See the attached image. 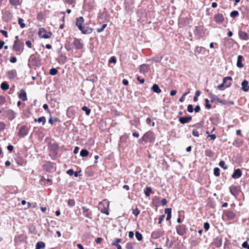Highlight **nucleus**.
Here are the masks:
<instances>
[{
  "instance_id": "nucleus-17",
  "label": "nucleus",
  "mask_w": 249,
  "mask_h": 249,
  "mask_svg": "<svg viewBox=\"0 0 249 249\" xmlns=\"http://www.w3.org/2000/svg\"><path fill=\"white\" fill-rule=\"evenodd\" d=\"M46 171H50L54 169V164L51 162H48L43 165Z\"/></svg>"
},
{
  "instance_id": "nucleus-34",
  "label": "nucleus",
  "mask_w": 249,
  "mask_h": 249,
  "mask_svg": "<svg viewBox=\"0 0 249 249\" xmlns=\"http://www.w3.org/2000/svg\"><path fill=\"white\" fill-rule=\"evenodd\" d=\"M152 192V189L150 187H147L144 190V194L146 196H149Z\"/></svg>"
},
{
  "instance_id": "nucleus-9",
  "label": "nucleus",
  "mask_w": 249,
  "mask_h": 249,
  "mask_svg": "<svg viewBox=\"0 0 249 249\" xmlns=\"http://www.w3.org/2000/svg\"><path fill=\"white\" fill-rule=\"evenodd\" d=\"M6 117L10 121L14 120L16 116L17 113L12 109H7L5 111Z\"/></svg>"
},
{
  "instance_id": "nucleus-56",
  "label": "nucleus",
  "mask_w": 249,
  "mask_h": 249,
  "mask_svg": "<svg viewBox=\"0 0 249 249\" xmlns=\"http://www.w3.org/2000/svg\"><path fill=\"white\" fill-rule=\"evenodd\" d=\"M242 246L243 248L249 249V244L247 241H245L242 243Z\"/></svg>"
},
{
  "instance_id": "nucleus-5",
  "label": "nucleus",
  "mask_w": 249,
  "mask_h": 249,
  "mask_svg": "<svg viewBox=\"0 0 249 249\" xmlns=\"http://www.w3.org/2000/svg\"><path fill=\"white\" fill-rule=\"evenodd\" d=\"M187 230V228L184 225H180L176 227L177 232L180 236L184 235L186 233Z\"/></svg>"
},
{
  "instance_id": "nucleus-36",
  "label": "nucleus",
  "mask_w": 249,
  "mask_h": 249,
  "mask_svg": "<svg viewBox=\"0 0 249 249\" xmlns=\"http://www.w3.org/2000/svg\"><path fill=\"white\" fill-rule=\"evenodd\" d=\"M121 241V239L120 238H115L113 242L112 243V245L116 246L120 245L119 243Z\"/></svg>"
},
{
  "instance_id": "nucleus-16",
  "label": "nucleus",
  "mask_w": 249,
  "mask_h": 249,
  "mask_svg": "<svg viewBox=\"0 0 249 249\" xmlns=\"http://www.w3.org/2000/svg\"><path fill=\"white\" fill-rule=\"evenodd\" d=\"M192 119V117L191 116L182 117L179 118V122L181 124H185L191 121Z\"/></svg>"
},
{
  "instance_id": "nucleus-13",
  "label": "nucleus",
  "mask_w": 249,
  "mask_h": 249,
  "mask_svg": "<svg viewBox=\"0 0 249 249\" xmlns=\"http://www.w3.org/2000/svg\"><path fill=\"white\" fill-rule=\"evenodd\" d=\"M214 21L218 24L222 23L224 20V18L222 14H217L214 16Z\"/></svg>"
},
{
  "instance_id": "nucleus-24",
  "label": "nucleus",
  "mask_w": 249,
  "mask_h": 249,
  "mask_svg": "<svg viewBox=\"0 0 249 249\" xmlns=\"http://www.w3.org/2000/svg\"><path fill=\"white\" fill-rule=\"evenodd\" d=\"M165 213L167 214V217L166 219L167 221L169 220L172 216V209L171 208H166L165 209Z\"/></svg>"
},
{
  "instance_id": "nucleus-35",
  "label": "nucleus",
  "mask_w": 249,
  "mask_h": 249,
  "mask_svg": "<svg viewBox=\"0 0 249 249\" xmlns=\"http://www.w3.org/2000/svg\"><path fill=\"white\" fill-rule=\"evenodd\" d=\"M242 172H233L232 178H238L242 176Z\"/></svg>"
},
{
  "instance_id": "nucleus-37",
  "label": "nucleus",
  "mask_w": 249,
  "mask_h": 249,
  "mask_svg": "<svg viewBox=\"0 0 249 249\" xmlns=\"http://www.w3.org/2000/svg\"><path fill=\"white\" fill-rule=\"evenodd\" d=\"M18 23L21 28H24L26 26L25 24L24 23V20L21 18H18Z\"/></svg>"
},
{
  "instance_id": "nucleus-4",
  "label": "nucleus",
  "mask_w": 249,
  "mask_h": 249,
  "mask_svg": "<svg viewBox=\"0 0 249 249\" xmlns=\"http://www.w3.org/2000/svg\"><path fill=\"white\" fill-rule=\"evenodd\" d=\"M58 146L56 144H52L50 146L49 155L52 159H54L57 154Z\"/></svg>"
},
{
  "instance_id": "nucleus-48",
  "label": "nucleus",
  "mask_w": 249,
  "mask_h": 249,
  "mask_svg": "<svg viewBox=\"0 0 249 249\" xmlns=\"http://www.w3.org/2000/svg\"><path fill=\"white\" fill-rule=\"evenodd\" d=\"M107 24H103L100 28L97 29V32L98 33H101V32H103L104 31V30L105 29V28L107 27Z\"/></svg>"
},
{
  "instance_id": "nucleus-39",
  "label": "nucleus",
  "mask_w": 249,
  "mask_h": 249,
  "mask_svg": "<svg viewBox=\"0 0 249 249\" xmlns=\"http://www.w3.org/2000/svg\"><path fill=\"white\" fill-rule=\"evenodd\" d=\"M81 172H67L70 176H74L75 177H80L81 175Z\"/></svg>"
},
{
  "instance_id": "nucleus-25",
  "label": "nucleus",
  "mask_w": 249,
  "mask_h": 249,
  "mask_svg": "<svg viewBox=\"0 0 249 249\" xmlns=\"http://www.w3.org/2000/svg\"><path fill=\"white\" fill-rule=\"evenodd\" d=\"M209 97L211 99L212 102H217L219 100L218 97L212 93H209L208 94Z\"/></svg>"
},
{
  "instance_id": "nucleus-1",
  "label": "nucleus",
  "mask_w": 249,
  "mask_h": 249,
  "mask_svg": "<svg viewBox=\"0 0 249 249\" xmlns=\"http://www.w3.org/2000/svg\"><path fill=\"white\" fill-rule=\"evenodd\" d=\"M84 23V19L82 17H80L76 19V25L79 30L84 34H89L92 33V28L89 27H84L83 25Z\"/></svg>"
},
{
  "instance_id": "nucleus-6",
  "label": "nucleus",
  "mask_w": 249,
  "mask_h": 249,
  "mask_svg": "<svg viewBox=\"0 0 249 249\" xmlns=\"http://www.w3.org/2000/svg\"><path fill=\"white\" fill-rule=\"evenodd\" d=\"M72 45L74 49L81 50L83 48V44L81 39L74 38L72 41Z\"/></svg>"
},
{
  "instance_id": "nucleus-22",
  "label": "nucleus",
  "mask_w": 249,
  "mask_h": 249,
  "mask_svg": "<svg viewBox=\"0 0 249 249\" xmlns=\"http://www.w3.org/2000/svg\"><path fill=\"white\" fill-rule=\"evenodd\" d=\"M151 90H152L154 92H155L156 93H160L161 92V90L160 89V88L159 86L156 84H154L152 87L151 88Z\"/></svg>"
},
{
  "instance_id": "nucleus-2",
  "label": "nucleus",
  "mask_w": 249,
  "mask_h": 249,
  "mask_svg": "<svg viewBox=\"0 0 249 249\" xmlns=\"http://www.w3.org/2000/svg\"><path fill=\"white\" fill-rule=\"evenodd\" d=\"M155 138L154 133L152 131H148L145 133L143 136L139 140V142L142 143V142H153Z\"/></svg>"
},
{
  "instance_id": "nucleus-47",
  "label": "nucleus",
  "mask_w": 249,
  "mask_h": 249,
  "mask_svg": "<svg viewBox=\"0 0 249 249\" xmlns=\"http://www.w3.org/2000/svg\"><path fill=\"white\" fill-rule=\"evenodd\" d=\"M68 204L70 207H73L75 205V201L73 199H70L68 200Z\"/></svg>"
},
{
  "instance_id": "nucleus-18",
  "label": "nucleus",
  "mask_w": 249,
  "mask_h": 249,
  "mask_svg": "<svg viewBox=\"0 0 249 249\" xmlns=\"http://www.w3.org/2000/svg\"><path fill=\"white\" fill-rule=\"evenodd\" d=\"M7 75L9 79H13L17 76V71L15 70L9 71L7 72Z\"/></svg>"
},
{
  "instance_id": "nucleus-42",
  "label": "nucleus",
  "mask_w": 249,
  "mask_h": 249,
  "mask_svg": "<svg viewBox=\"0 0 249 249\" xmlns=\"http://www.w3.org/2000/svg\"><path fill=\"white\" fill-rule=\"evenodd\" d=\"M219 165L224 170H226L227 168L225 162L223 160H221L219 163Z\"/></svg>"
},
{
  "instance_id": "nucleus-19",
  "label": "nucleus",
  "mask_w": 249,
  "mask_h": 249,
  "mask_svg": "<svg viewBox=\"0 0 249 249\" xmlns=\"http://www.w3.org/2000/svg\"><path fill=\"white\" fill-rule=\"evenodd\" d=\"M238 35L239 38L242 40H247L249 39L248 35L245 32L240 30L239 31Z\"/></svg>"
},
{
  "instance_id": "nucleus-60",
  "label": "nucleus",
  "mask_w": 249,
  "mask_h": 249,
  "mask_svg": "<svg viewBox=\"0 0 249 249\" xmlns=\"http://www.w3.org/2000/svg\"><path fill=\"white\" fill-rule=\"evenodd\" d=\"M204 228L206 231H208L210 229V224L208 222L204 223Z\"/></svg>"
},
{
  "instance_id": "nucleus-30",
  "label": "nucleus",
  "mask_w": 249,
  "mask_h": 249,
  "mask_svg": "<svg viewBox=\"0 0 249 249\" xmlns=\"http://www.w3.org/2000/svg\"><path fill=\"white\" fill-rule=\"evenodd\" d=\"M1 89L3 90H6L9 89V86L6 82H2L0 85Z\"/></svg>"
},
{
  "instance_id": "nucleus-57",
  "label": "nucleus",
  "mask_w": 249,
  "mask_h": 249,
  "mask_svg": "<svg viewBox=\"0 0 249 249\" xmlns=\"http://www.w3.org/2000/svg\"><path fill=\"white\" fill-rule=\"evenodd\" d=\"M5 103V99L4 97L0 96V106L3 105Z\"/></svg>"
},
{
  "instance_id": "nucleus-44",
  "label": "nucleus",
  "mask_w": 249,
  "mask_h": 249,
  "mask_svg": "<svg viewBox=\"0 0 249 249\" xmlns=\"http://www.w3.org/2000/svg\"><path fill=\"white\" fill-rule=\"evenodd\" d=\"M125 248L126 249H133V244L131 242H128L126 244Z\"/></svg>"
},
{
  "instance_id": "nucleus-46",
  "label": "nucleus",
  "mask_w": 249,
  "mask_h": 249,
  "mask_svg": "<svg viewBox=\"0 0 249 249\" xmlns=\"http://www.w3.org/2000/svg\"><path fill=\"white\" fill-rule=\"evenodd\" d=\"M146 123L148 125H150V124H151V125L152 126H155V123L154 122H152V121H151V119L150 118H147L146 119Z\"/></svg>"
},
{
  "instance_id": "nucleus-62",
  "label": "nucleus",
  "mask_w": 249,
  "mask_h": 249,
  "mask_svg": "<svg viewBox=\"0 0 249 249\" xmlns=\"http://www.w3.org/2000/svg\"><path fill=\"white\" fill-rule=\"evenodd\" d=\"M224 40H225L224 45L226 46H228L227 44L228 43H231L232 41L231 39H229V38H225Z\"/></svg>"
},
{
  "instance_id": "nucleus-29",
  "label": "nucleus",
  "mask_w": 249,
  "mask_h": 249,
  "mask_svg": "<svg viewBox=\"0 0 249 249\" xmlns=\"http://www.w3.org/2000/svg\"><path fill=\"white\" fill-rule=\"evenodd\" d=\"M46 120L44 116H42L38 119H34L35 122L42 123V124L44 125L46 123Z\"/></svg>"
},
{
  "instance_id": "nucleus-45",
  "label": "nucleus",
  "mask_w": 249,
  "mask_h": 249,
  "mask_svg": "<svg viewBox=\"0 0 249 249\" xmlns=\"http://www.w3.org/2000/svg\"><path fill=\"white\" fill-rule=\"evenodd\" d=\"M238 15V12L235 10L232 11L230 14V16L231 18H235L237 17Z\"/></svg>"
},
{
  "instance_id": "nucleus-12",
  "label": "nucleus",
  "mask_w": 249,
  "mask_h": 249,
  "mask_svg": "<svg viewBox=\"0 0 249 249\" xmlns=\"http://www.w3.org/2000/svg\"><path fill=\"white\" fill-rule=\"evenodd\" d=\"M225 216L229 220H233L235 217V213L231 210H227L224 212Z\"/></svg>"
},
{
  "instance_id": "nucleus-26",
  "label": "nucleus",
  "mask_w": 249,
  "mask_h": 249,
  "mask_svg": "<svg viewBox=\"0 0 249 249\" xmlns=\"http://www.w3.org/2000/svg\"><path fill=\"white\" fill-rule=\"evenodd\" d=\"M9 3L14 6H17L21 4V1L20 0H9Z\"/></svg>"
},
{
  "instance_id": "nucleus-53",
  "label": "nucleus",
  "mask_w": 249,
  "mask_h": 249,
  "mask_svg": "<svg viewBox=\"0 0 249 249\" xmlns=\"http://www.w3.org/2000/svg\"><path fill=\"white\" fill-rule=\"evenodd\" d=\"M225 86L223 82L222 84H221L220 85H219V86H218L217 87V89L220 90H223L225 89Z\"/></svg>"
},
{
  "instance_id": "nucleus-61",
  "label": "nucleus",
  "mask_w": 249,
  "mask_h": 249,
  "mask_svg": "<svg viewBox=\"0 0 249 249\" xmlns=\"http://www.w3.org/2000/svg\"><path fill=\"white\" fill-rule=\"evenodd\" d=\"M17 61V59L15 56H12L10 59V62L12 63H15Z\"/></svg>"
},
{
  "instance_id": "nucleus-31",
  "label": "nucleus",
  "mask_w": 249,
  "mask_h": 249,
  "mask_svg": "<svg viewBox=\"0 0 249 249\" xmlns=\"http://www.w3.org/2000/svg\"><path fill=\"white\" fill-rule=\"evenodd\" d=\"M65 48L68 51H72L74 49V47L72 45V42L71 43L70 42H68L65 44Z\"/></svg>"
},
{
  "instance_id": "nucleus-59",
  "label": "nucleus",
  "mask_w": 249,
  "mask_h": 249,
  "mask_svg": "<svg viewBox=\"0 0 249 249\" xmlns=\"http://www.w3.org/2000/svg\"><path fill=\"white\" fill-rule=\"evenodd\" d=\"M192 134L195 137H198L199 136L198 132L196 129L193 130Z\"/></svg>"
},
{
  "instance_id": "nucleus-21",
  "label": "nucleus",
  "mask_w": 249,
  "mask_h": 249,
  "mask_svg": "<svg viewBox=\"0 0 249 249\" xmlns=\"http://www.w3.org/2000/svg\"><path fill=\"white\" fill-rule=\"evenodd\" d=\"M242 89L243 91L247 92L249 89V86L248 85V82L247 80H244L242 84Z\"/></svg>"
},
{
  "instance_id": "nucleus-8",
  "label": "nucleus",
  "mask_w": 249,
  "mask_h": 249,
  "mask_svg": "<svg viewBox=\"0 0 249 249\" xmlns=\"http://www.w3.org/2000/svg\"><path fill=\"white\" fill-rule=\"evenodd\" d=\"M29 133V128L25 125L22 126L19 130L18 133V135L20 137L23 138L26 136Z\"/></svg>"
},
{
  "instance_id": "nucleus-3",
  "label": "nucleus",
  "mask_w": 249,
  "mask_h": 249,
  "mask_svg": "<svg viewBox=\"0 0 249 249\" xmlns=\"http://www.w3.org/2000/svg\"><path fill=\"white\" fill-rule=\"evenodd\" d=\"M24 43L19 40H16L13 45V50L16 52H21L23 50Z\"/></svg>"
},
{
  "instance_id": "nucleus-28",
  "label": "nucleus",
  "mask_w": 249,
  "mask_h": 249,
  "mask_svg": "<svg viewBox=\"0 0 249 249\" xmlns=\"http://www.w3.org/2000/svg\"><path fill=\"white\" fill-rule=\"evenodd\" d=\"M45 247V244L43 242H38L36 245L35 249H42Z\"/></svg>"
},
{
  "instance_id": "nucleus-33",
  "label": "nucleus",
  "mask_w": 249,
  "mask_h": 249,
  "mask_svg": "<svg viewBox=\"0 0 249 249\" xmlns=\"http://www.w3.org/2000/svg\"><path fill=\"white\" fill-rule=\"evenodd\" d=\"M135 236H136V238H137V239L139 241H141L142 239V234L139 231H137L135 232Z\"/></svg>"
},
{
  "instance_id": "nucleus-38",
  "label": "nucleus",
  "mask_w": 249,
  "mask_h": 249,
  "mask_svg": "<svg viewBox=\"0 0 249 249\" xmlns=\"http://www.w3.org/2000/svg\"><path fill=\"white\" fill-rule=\"evenodd\" d=\"M82 110L85 111L87 115H89L90 114L91 110L89 108H88V107L84 106L82 107Z\"/></svg>"
},
{
  "instance_id": "nucleus-51",
  "label": "nucleus",
  "mask_w": 249,
  "mask_h": 249,
  "mask_svg": "<svg viewBox=\"0 0 249 249\" xmlns=\"http://www.w3.org/2000/svg\"><path fill=\"white\" fill-rule=\"evenodd\" d=\"M205 154L208 157H212L213 156V153L211 150H206L205 151Z\"/></svg>"
},
{
  "instance_id": "nucleus-10",
  "label": "nucleus",
  "mask_w": 249,
  "mask_h": 249,
  "mask_svg": "<svg viewBox=\"0 0 249 249\" xmlns=\"http://www.w3.org/2000/svg\"><path fill=\"white\" fill-rule=\"evenodd\" d=\"M229 189L231 194L234 196H236L240 191V187L235 185L231 186Z\"/></svg>"
},
{
  "instance_id": "nucleus-7",
  "label": "nucleus",
  "mask_w": 249,
  "mask_h": 249,
  "mask_svg": "<svg viewBox=\"0 0 249 249\" xmlns=\"http://www.w3.org/2000/svg\"><path fill=\"white\" fill-rule=\"evenodd\" d=\"M38 35L40 38H49L51 37L52 33L51 32H46L44 28H40Z\"/></svg>"
},
{
  "instance_id": "nucleus-14",
  "label": "nucleus",
  "mask_w": 249,
  "mask_h": 249,
  "mask_svg": "<svg viewBox=\"0 0 249 249\" xmlns=\"http://www.w3.org/2000/svg\"><path fill=\"white\" fill-rule=\"evenodd\" d=\"M162 234V231L161 230H159L153 231L152 233L151 236L153 239H157L161 237Z\"/></svg>"
},
{
  "instance_id": "nucleus-23",
  "label": "nucleus",
  "mask_w": 249,
  "mask_h": 249,
  "mask_svg": "<svg viewBox=\"0 0 249 249\" xmlns=\"http://www.w3.org/2000/svg\"><path fill=\"white\" fill-rule=\"evenodd\" d=\"M149 67L147 65L143 64L140 66L139 68L140 72L141 73H145L148 71Z\"/></svg>"
},
{
  "instance_id": "nucleus-20",
  "label": "nucleus",
  "mask_w": 249,
  "mask_h": 249,
  "mask_svg": "<svg viewBox=\"0 0 249 249\" xmlns=\"http://www.w3.org/2000/svg\"><path fill=\"white\" fill-rule=\"evenodd\" d=\"M18 97L19 98L22 99L23 101H26L27 100V94L26 92L23 89H21L20 90V93L18 95Z\"/></svg>"
},
{
  "instance_id": "nucleus-40",
  "label": "nucleus",
  "mask_w": 249,
  "mask_h": 249,
  "mask_svg": "<svg viewBox=\"0 0 249 249\" xmlns=\"http://www.w3.org/2000/svg\"><path fill=\"white\" fill-rule=\"evenodd\" d=\"M201 28L199 27L196 26L194 31V33L196 36H199L201 34Z\"/></svg>"
},
{
  "instance_id": "nucleus-64",
  "label": "nucleus",
  "mask_w": 249,
  "mask_h": 249,
  "mask_svg": "<svg viewBox=\"0 0 249 249\" xmlns=\"http://www.w3.org/2000/svg\"><path fill=\"white\" fill-rule=\"evenodd\" d=\"M5 128V124L3 122H0V131Z\"/></svg>"
},
{
  "instance_id": "nucleus-63",
  "label": "nucleus",
  "mask_w": 249,
  "mask_h": 249,
  "mask_svg": "<svg viewBox=\"0 0 249 249\" xmlns=\"http://www.w3.org/2000/svg\"><path fill=\"white\" fill-rule=\"evenodd\" d=\"M0 33H1L5 37H8V34L7 31L3 30H0Z\"/></svg>"
},
{
  "instance_id": "nucleus-43",
  "label": "nucleus",
  "mask_w": 249,
  "mask_h": 249,
  "mask_svg": "<svg viewBox=\"0 0 249 249\" xmlns=\"http://www.w3.org/2000/svg\"><path fill=\"white\" fill-rule=\"evenodd\" d=\"M203 48L202 47L197 46L195 48V52L196 53H201L202 50Z\"/></svg>"
},
{
  "instance_id": "nucleus-55",
  "label": "nucleus",
  "mask_w": 249,
  "mask_h": 249,
  "mask_svg": "<svg viewBox=\"0 0 249 249\" xmlns=\"http://www.w3.org/2000/svg\"><path fill=\"white\" fill-rule=\"evenodd\" d=\"M100 209H101L100 211H101V213H105L106 215H107L109 214L108 211L107 210H106L105 207H104L103 208H101Z\"/></svg>"
},
{
  "instance_id": "nucleus-50",
  "label": "nucleus",
  "mask_w": 249,
  "mask_h": 249,
  "mask_svg": "<svg viewBox=\"0 0 249 249\" xmlns=\"http://www.w3.org/2000/svg\"><path fill=\"white\" fill-rule=\"evenodd\" d=\"M162 59V57L160 56V57H158V56H156V57H154L152 60L153 61L155 62H160L161 59Z\"/></svg>"
},
{
  "instance_id": "nucleus-15",
  "label": "nucleus",
  "mask_w": 249,
  "mask_h": 249,
  "mask_svg": "<svg viewBox=\"0 0 249 249\" xmlns=\"http://www.w3.org/2000/svg\"><path fill=\"white\" fill-rule=\"evenodd\" d=\"M232 78L230 76L225 77L223 79V83L225 88H229L231 84Z\"/></svg>"
},
{
  "instance_id": "nucleus-27",
  "label": "nucleus",
  "mask_w": 249,
  "mask_h": 249,
  "mask_svg": "<svg viewBox=\"0 0 249 249\" xmlns=\"http://www.w3.org/2000/svg\"><path fill=\"white\" fill-rule=\"evenodd\" d=\"M243 59V56L241 55H238L237 57V67L238 68H242L243 67V65L242 63V60Z\"/></svg>"
},
{
  "instance_id": "nucleus-58",
  "label": "nucleus",
  "mask_w": 249,
  "mask_h": 249,
  "mask_svg": "<svg viewBox=\"0 0 249 249\" xmlns=\"http://www.w3.org/2000/svg\"><path fill=\"white\" fill-rule=\"evenodd\" d=\"M139 213H140V211L137 208H136V209L133 210V214L135 216H137L139 215Z\"/></svg>"
},
{
  "instance_id": "nucleus-41",
  "label": "nucleus",
  "mask_w": 249,
  "mask_h": 249,
  "mask_svg": "<svg viewBox=\"0 0 249 249\" xmlns=\"http://www.w3.org/2000/svg\"><path fill=\"white\" fill-rule=\"evenodd\" d=\"M49 73L52 75H55L58 73V71L55 68H52L50 70Z\"/></svg>"
},
{
  "instance_id": "nucleus-52",
  "label": "nucleus",
  "mask_w": 249,
  "mask_h": 249,
  "mask_svg": "<svg viewBox=\"0 0 249 249\" xmlns=\"http://www.w3.org/2000/svg\"><path fill=\"white\" fill-rule=\"evenodd\" d=\"M205 106H206V107L208 109H210L212 107L211 105L209 104V101L208 99H205Z\"/></svg>"
},
{
  "instance_id": "nucleus-54",
  "label": "nucleus",
  "mask_w": 249,
  "mask_h": 249,
  "mask_svg": "<svg viewBox=\"0 0 249 249\" xmlns=\"http://www.w3.org/2000/svg\"><path fill=\"white\" fill-rule=\"evenodd\" d=\"M187 110L189 113H192L194 111L193 106L192 105H188L187 106Z\"/></svg>"
},
{
  "instance_id": "nucleus-32",
  "label": "nucleus",
  "mask_w": 249,
  "mask_h": 249,
  "mask_svg": "<svg viewBox=\"0 0 249 249\" xmlns=\"http://www.w3.org/2000/svg\"><path fill=\"white\" fill-rule=\"evenodd\" d=\"M89 154V151L86 149H82L80 151V156L82 157H87Z\"/></svg>"
},
{
  "instance_id": "nucleus-11",
  "label": "nucleus",
  "mask_w": 249,
  "mask_h": 249,
  "mask_svg": "<svg viewBox=\"0 0 249 249\" xmlns=\"http://www.w3.org/2000/svg\"><path fill=\"white\" fill-rule=\"evenodd\" d=\"M82 209L83 211V213L84 215L89 219L92 218V212L88 208L85 206L82 207Z\"/></svg>"
},
{
  "instance_id": "nucleus-49",
  "label": "nucleus",
  "mask_w": 249,
  "mask_h": 249,
  "mask_svg": "<svg viewBox=\"0 0 249 249\" xmlns=\"http://www.w3.org/2000/svg\"><path fill=\"white\" fill-rule=\"evenodd\" d=\"M36 60V57L34 54H32L29 59V61L30 63H33L34 61H35Z\"/></svg>"
}]
</instances>
